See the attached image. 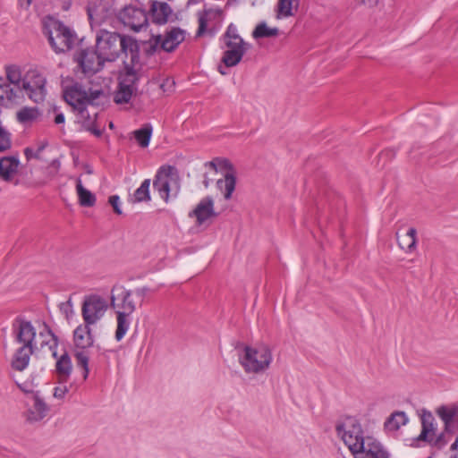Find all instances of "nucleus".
Masks as SVG:
<instances>
[{"label":"nucleus","mask_w":458,"mask_h":458,"mask_svg":"<svg viewBox=\"0 0 458 458\" xmlns=\"http://www.w3.org/2000/svg\"><path fill=\"white\" fill-rule=\"evenodd\" d=\"M95 47L100 54V58L106 62H114L121 56L133 64L139 59V46L136 40L130 36L121 35L106 30L96 31Z\"/></svg>","instance_id":"nucleus-1"},{"label":"nucleus","mask_w":458,"mask_h":458,"mask_svg":"<svg viewBox=\"0 0 458 458\" xmlns=\"http://www.w3.org/2000/svg\"><path fill=\"white\" fill-rule=\"evenodd\" d=\"M223 48L225 51L221 59L222 64L218 65V72L222 75L228 73L227 68L236 66L242 59L250 45L245 42L238 33L237 27L231 23L222 36Z\"/></svg>","instance_id":"nucleus-2"},{"label":"nucleus","mask_w":458,"mask_h":458,"mask_svg":"<svg viewBox=\"0 0 458 458\" xmlns=\"http://www.w3.org/2000/svg\"><path fill=\"white\" fill-rule=\"evenodd\" d=\"M420 420L421 431L417 440L426 442L437 450L444 449L450 441L451 437L458 430V419L444 422L443 430L439 434H437L435 418L430 411H423Z\"/></svg>","instance_id":"nucleus-3"},{"label":"nucleus","mask_w":458,"mask_h":458,"mask_svg":"<svg viewBox=\"0 0 458 458\" xmlns=\"http://www.w3.org/2000/svg\"><path fill=\"white\" fill-rule=\"evenodd\" d=\"M5 78L0 76V106L13 107L21 102V86L25 81L21 66H4Z\"/></svg>","instance_id":"nucleus-4"},{"label":"nucleus","mask_w":458,"mask_h":458,"mask_svg":"<svg viewBox=\"0 0 458 458\" xmlns=\"http://www.w3.org/2000/svg\"><path fill=\"white\" fill-rule=\"evenodd\" d=\"M43 32L56 53L71 49L77 41L75 32L54 18H48L44 21Z\"/></svg>","instance_id":"nucleus-5"},{"label":"nucleus","mask_w":458,"mask_h":458,"mask_svg":"<svg viewBox=\"0 0 458 458\" xmlns=\"http://www.w3.org/2000/svg\"><path fill=\"white\" fill-rule=\"evenodd\" d=\"M239 360L246 372H260L267 369L273 360L270 348L266 344L245 345Z\"/></svg>","instance_id":"nucleus-6"},{"label":"nucleus","mask_w":458,"mask_h":458,"mask_svg":"<svg viewBox=\"0 0 458 458\" xmlns=\"http://www.w3.org/2000/svg\"><path fill=\"white\" fill-rule=\"evenodd\" d=\"M153 188L165 201H168L170 197H177L181 185L175 168L171 165L160 167L156 174Z\"/></svg>","instance_id":"nucleus-7"},{"label":"nucleus","mask_w":458,"mask_h":458,"mask_svg":"<svg viewBox=\"0 0 458 458\" xmlns=\"http://www.w3.org/2000/svg\"><path fill=\"white\" fill-rule=\"evenodd\" d=\"M335 430L352 455L357 453L358 449L363 448V442L367 440V437H364L361 426L355 418H344L336 425Z\"/></svg>","instance_id":"nucleus-8"},{"label":"nucleus","mask_w":458,"mask_h":458,"mask_svg":"<svg viewBox=\"0 0 458 458\" xmlns=\"http://www.w3.org/2000/svg\"><path fill=\"white\" fill-rule=\"evenodd\" d=\"M22 406L21 416L25 422L30 425L42 421L51 411L50 405L46 402L41 393L25 396Z\"/></svg>","instance_id":"nucleus-9"},{"label":"nucleus","mask_w":458,"mask_h":458,"mask_svg":"<svg viewBox=\"0 0 458 458\" xmlns=\"http://www.w3.org/2000/svg\"><path fill=\"white\" fill-rule=\"evenodd\" d=\"M47 79L38 70L32 69L25 73V81L21 88V101L24 96L35 103H42L47 95Z\"/></svg>","instance_id":"nucleus-10"},{"label":"nucleus","mask_w":458,"mask_h":458,"mask_svg":"<svg viewBox=\"0 0 458 458\" xmlns=\"http://www.w3.org/2000/svg\"><path fill=\"white\" fill-rule=\"evenodd\" d=\"M107 309V301L100 295L90 294L85 296L81 307V315L84 323L95 325L105 316Z\"/></svg>","instance_id":"nucleus-11"},{"label":"nucleus","mask_w":458,"mask_h":458,"mask_svg":"<svg viewBox=\"0 0 458 458\" xmlns=\"http://www.w3.org/2000/svg\"><path fill=\"white\" fill-rule=\"evenodd\" d=\"M12 334L17 344L37 349L35 342L37 330L30 321L21 317L16 318L12 324Z\"/></svg>","instance_id":"nucleus-12"},{"label":"nucleus","mask_w":458,"mask_h":458,"mask_svg":"<svg viewBox=\"0 0 458 458\" xmlns=\"http://www.w3.org/2000/svg\"><path fill=\"white\" fill-rule=\"evenodd\" d=\"M110 303L115 313L133 314L136 310V302L131 291L123 285L113 287Z\"/></svg>","instance_id":"nucleus-13"},{"label":"nucleus","mask_w":458,"mask_h":458,"mask_svg":"<svg viewBox=\"0 0 458 458\" xmlns=\"http://www.w3.org/2000/svg\"><path fill=\"white\" fill-rule=\"evenodd\" d=\"M100 54L92 48L81 49L74 55V60L81 67L84 74H94L100 71L105 63L104 58H100Z\"/></svg>","instance_id":"nucleus-14"},{"label":"nucleus","mask_w":458,"mask_h":458,"mask_svg":"<svg viewBox=\"0 0 458 458\" xmlns=\"http://www.w3.org/2000/svg\"><path fill=\"white\" fill-rule=\"evenodd\" d=\"M120 20L124 26L138 32L148 25L145 11L134 5L125 6L120 13Z\"/></svg>","instance_id":"nucleus-15"},{"label":"nucleus","mask_w":458,"mask_h":458,"mask_svg":"<svg viewBox=\"0 0 458 458\" xmlns=\"http://www.w3.org/2000/svg\"><path fill=\"white\" fill-rule=\"evenodd\" d=\"M137 81V74L131 70L127 71L120 77L118 89L114 98L116 104H126L131 100L133 92L136 90Z\"/></svg>","instance_id":"nucleus-16"},{"label":"nucleus","mask_w":458,"mask_h":458,"mask_svg":"<svg viewBox=\"0 0 458 458\" xmlns=\"http://www.w3.org/2000/svg\"><path fill=\"white\" fill-rule=\"evenodd\" d=\"M185 38L184 31L179 28H174L164 35L154 38V47H159L165 52L174 51Z\"/></svg>","instance_id":"nucleus-17"},{"label":"nucleus","mask_w":458,"mask_h":458,"mask_svg":"<svg viewBox=\"0 0 458 458\" xmlns=\"http://www.w3.org/2000/svg\"><path fill=\"white\" fill-rule=\"evenodd\" d=\"M363 443V448L358 449L354 458H390V453L375 438L367 437Z\"/></svg>","instance_id":"nucleus-18"},{"label":"nucleus","mask_w":458,"mask_h":458,"mask_svg":"<svg viewBox=\"0 0 458 458\" xmlns=\"http://www.w3.org/2000/svg\"><path fill=\"white\" fill-rule=\"evenodd\" d=\"M88 15L90 25L93 28L94 26H99L111 19L113 16V10L107 6L106 3L100 1L92 6H89Z\"/></svg>","instance_id":"nucleus-19"},{"label":"nucleus","mask_w":458,"mask_h":458,"mask_svg":"<svg viewBox=\"0 0 458 458\" xmlns=\"http://www.w3.org/2000/svg\"><path fill=\"white\" fill-rule=\"evenodd\" d=\"M191 215L196 217L199 225H202L208 219L216 216L213 199L209 196L203 198L193 209Z\"/></svg>","instance_id":"nucleus-20"},{"label":"nucleus","mask_w":458,"mask_h":458,"mask_svg":"<svg viewBox=\"0 0 458 458\" xmlns=\"http://www.w3.org/2000/svg\"><path fill=\"white\" fill-rule=\"evenodd\" d=\"M13 379L25 396L40 393L37 390L38 382H36L37 377L33 374H13Z\"/></svg>","instance_id":"nucleus-21"},{"label":"nucleus","mask_w":458,"mask_h":458,"mask_svg":"<svg viewBox=\"0 0 458 458\" xmlns=\"http://www.w3.org/2000/svg\"><path fill=\"white\" fill-rule=\"evenodd\" d=\"M20 160L13 156L0 157V178L6 182H11L18 173Z\"/></svg>","instance_id":"nucleus-22"},{"label":"nucleus","mask_w":458,"mask_h":458,"mask_svg":"<svg viewBox=\"0 0 458 458\" xmlns=\"http://www.w3.org/2000/svg\"><path fill=\"white\" fill-rule=\"evenodd\" d=\"M89 326L90 325L84 323L75 328L73 332V342L77 348L86 349L93 344L94 339Z\"/></svg>","instance_id":"nucleus-23"},{"label":"nucleus","mask_w":458,"mask_h":458,"mask_svg":"<svg viewBox=\"0 0 458 458\" xmlns=\"http://www.w3.org/2000/svg\"><path fill=\"white\" fill-rule=\"evenodd\" d=\"M399 247L406 253L413 252L417 248V230L413 227L409 228L405 233H396Z\"/></svg>","instance_id":"nucleus-24"},{"label":"nucleus","mask_w":458,"mask_h":458,"mask_svg":"<svg viewBox=\"0 0 458 458\" xmlns=\"http://www.w3.org/2000/svg\"><path fill=\"white\" fill-rule=\"evenodd\" d=\"M35 349L27 346H21L15 352L12 360V366L15 370L21 371L27 368L30 356Z\"/></svg>","instance_id":"nucleus-25"},{"label":"nucleus","mask_w":458,"mask_h":458,"mask_svg":"<svg viewBox=\"0 0 458 458\" xmlns=\"http://www.w3.org/2000/svg\"><path fill=\"white\" fill-rule=\"evenodd\" d=\"M39 336L42 338V342L40 344L41 347L48 346V349L51 352L53 358L57 357V349H58V338L50 329V327L44 323V329L39 331Z\"/></svg>","instance_id":"nucleus-26"},{"label":"nucleus","mask_w":458,"mask_h":458,"mask_svg":"<svg viewBox=\"0 0 458 458\" xmlns=\"http://www.w3.org/2000/svg\"><path fill=\"white\" fill-rule=\"evenodd\" d=\"M172 13L171 7L166 3L154 2L151 7L153 21L157 24H165Z\"/></svg>","instance_id":"nucleus-27"},{"label":"nucleus","mask_w":458,"mask_h":458,"mask_svg":"<svg viewBox=\"0 0 458 458\" xmlns=\"http://www.w3.org/2000/svg\"><path fill=\"white\" fill-rule=\"evenodd\" d=\"M236 178L233 173L226 172L224 178L216 181L217 189L223 193L225 199H230L235 189Z\"/></svg>","instance_id":"nucleus-28"},{"label":"nucleus","mask_w":458,"mask_h":458,"mask_svg":"<svg viewBox=\"0 0 458 458\" xmlns=\"http://www.w3.org/2000/svg\"><path fill=\"white\" fill-rule=\"evenodd\" d=\"M115 315L116 330L114 333V337L116 341L119 342L125 336L131 327L132 322V314L115 313Z\"/></svg>","instance_id":"nucleus-29"},{"label":"nucleus","mask_w":458,"mask_h":458,"mask_svg":"<svg viewBox=\"0 0 458 458\" xmlns=\"http://www.w3.org/2000/svg\"><path fill=\"white\" fill-rule=\"evenodd\" d=\"M407 422L408 417L404 411H394L385 421L384 428L386 431L394 433Z\"/></svg>","instance_id":"nucleus-30"},{"label":"nucleus","mask_w":458,"mask_h":458,"mask_svg":"<svg viewBox=\"0 0 458 458\" xmlns=\"http://www.w3.org/2000/svg\"><path fill=\"white\" fill-rule=\"evenodd\" d=\"M300 0H278L277 18H288L293 16L298 11Z\"/></svg>","instance_id":"nucleus-31"},{"label":"nucleus","mask_w":458,"mask_h":458,"mask_svg":"<svg viewBox=\"0 0 458 458\" xmlns=\"http://www.w3.org/2000/svg\"><path fill=\"white\" fill-rule=\"evenodd\" d=\"M76 192L81 206L93 207L95 205L96 196L82 185L81 178L76 180Z\"/></svg>","instance_id":"nucleus-32"},{"label":"nucleus","mask_w":458,"mask_h":458,"mask_svg":"<svg viewBox=\"0 0 458 458\" xmlns=\"http://www.w3.org/2000/svg\"><path fill=\"white\" fill-rule=\"evenodd\" d=\"M64 98L68 104L77 110L86 106V94L81 93L76 88H71L64 92Z\"/></svg>","instance_id":"nucleus-33"},{"label":"nucleus","mask_w":458,"mask_h":458,"mask_svg":"<svg viewBox=\"0 0 458 458\" xmlns=\"http://www.w3.org/2000/svg\"><path fill=\"white\" fill-rule=\"evenodd\" d=\"M153 127L150 123L144 124L140 129L135 130L132 134L139 146L147 148L152 136Z\"/></svg>","instance_id":"nucleus-34"},{"label":"nucleus","mask_w":458,"mask_h":458,"mask_svg":"<svg viewBox=\"0 0 458 458\" xmlns=\"http://www.w3.org/2000/svg\"><path fill=\"white\" fill-rule=\"evenodd\" d=\"M97 115L98 113L96 111L91 112L85 106L78 110L77 120L86 130L91 128L93 123H96Z\"/></svg>","instance_id":"nucleus-35"},{"label":"nucleus","mask_w":458,"mask_h":458,"mask_svg":"<svg viewBox=\"0 0 458 458\" xmlns=\"http://www.w3.org/2000/svg\"><path fill=\"white\" fill-rule=\"evenodd\" d=\"M55 360V372H71L72 369V363L71 357L68 352L62 349L61 352L57 350V357L54 358Z\"/></svg>","instance_id":"nucleus-36"},{"label":"nucleus","mask_w":458,"mask_h":458,"mask_svg":"<svg viewBox=\"0 0 458 458\" xmlns=\"http://www.w3.org/2000/svg\"><path fill=\"white\" fill-rule=\"evenodd\" d=\"M71 374H59V386H55L54 389V397L56 399H63L67 393H69L72 389V384L70 383L68 386Z\"/></svg>","instance_id":"nucleus-37"},{"label":"nucleus","mask_w":458,"mask_h":458,"mask_svg":"<svg viewBox=\"0 0 458 458\" xmlns=\"http://www.w3.org/2000/svg\"><path fill=\"white\" fill-rule=\"evenodd\" d=\"M436 412L443 422H449L458 419V407L455 405H442L437 409Z\"/></svg>","instance_id":"nucleus-38"},{"label":"nucleus","mask_w":458,"mask_h":458,"mask_svg":"<svg viewBox=\"0 0 458 458\" xmlns=\"http://www.w3.org/2000/svg\"><path fill=\"white\" fill-rule=\"evenodd\" d=\"M278 33L277 28H269L266 22H260L252 31V37L254 38H272L276 37Z\"/></svg>","instance_id":"nucleus-39"},{"label":"nucleus","mask_w":458,"mask_h":458,"mask_svg":"<svg viewBox=\"0 0 458 458\" xmlns=\"http://www.w3.org/2000/svg\"><path fill=\"white\" fill-rule=\"evenodd\" d=\"M39 110L37 107H23L17 113V120L21 123H29L38 119Z\"/></svg>","instance_id":"nucleus-40"},{"label":"nucleus","mask_w":458,"mask_h":458,"mask_svg":"<svg viewBox=\"0 0 458 458\" xmlns=\"http://www.w3.org/2000/svg\"><path fill=\"white\" fill-rule=\"evenodd\" d=\"M150 179H145L140 186L134 191L133 202H143L150 200Z\"/></svg>","instance_id":"nucleus-41"},{"label":"nucleus","mask_w":458,"mask_h":458,"mask_svg":"<svg viewBox=\"0 0 458 458\" xmlns=\"http://www.w3.org/2000/svg\"><path fill=\"white\" fill-rule=\"evenodd\" d=\"M206 166L212 168L215 172L221 171L233 173V167L231 162L225 158H215L214 160L205 164Z\"/></svg>","instance_id":"nucleus-42"},{"label":"nucleus","mask_w":458,"mask_h":458,"mask_svg":"<svg viewBox=\"0 0 458 458\" xmlns=\"http://www.w3.org/2000/svg\"><path fill=\"white\" fill-rule=\"evenodd\" d=\"M75 360L77 367L83 370V372H89V357L88 355V352L85 351V349H82L81 351H79L75 353Z\"/></svg>","instance_id":"nucleus-43"},{"label":"nucleus","mask_w":458,"mask_h":458,"mask_svg":"<svg viewBox=\"0 0 458 458\" xmlns=\"http://www.w3.org/2000/svg\"><path fill=\"white\" fill-rule=\"evenodd\" d=\"M11 133L2 125H0V152H4L11 148Z\"/></svg>","instance_id":"nucleus-44"},{"label":"nucleus","mask_w":458,"mask_h":458,"mask_svg":"<svg viewBox=\"0 0 458 458\" xmlns=\"http://www.w3.org/2000/svg\"><path fill=\"white\" fill-rule=\"evenodd\" d=\"M47 143H43L39 147L37 148V149L27 148L24 150V154L27 157V159L30 158H38L43 149L46 148Z\"/></svg>","instance_id":"nucleus-45"},{"label":"nucleus","mask_w":458,"mask_h":458,"mask_svg":"<svg viewBox=\"0 0 458 458\" xmlns=\"http://www.w3.org/2000/svg\"><path fill=\"white\" fill-rule=\"evenodd\" d=\"M108 202L113 207L114 211L117 215H121L122 214L121 200H120V197L118 195H112V196H110L109 199H108Z\"/></svg>","instance_id":"nucleus-46"},{"label":"nucleus","mask_w":458,"mask_h":458,"mask_svg":"<svg viewBox=\"0 0 458 458\" xmlns=\"http://www.w3.org/2000/svg\"><path fill=\"white\" fill-rule=\"evenodd\" d=\"M207 22V13L200 15L199 18L198 35H202L206 31L208 26Z\"/></svg>","instance_id":"nucleus-47"},{"label":"nucleus","mask_w":458,"mask_h":458,"mask_svg":"<svg viewBox=\"0 0 458 458\" xmlns=\"http://www.w3.org/2000/svg\"><path fill=\"white\" fill-rule=\"evenodd\" d=\"M104 92L102 90H94L90 92V95L88 97L86 96V104L94 105L95 101L99 98V96L103 95Z\"/></svg>","instance_id":"nucleus-48"},{"label":"nucleus","mask_w":458,"mask_h":458,"mask_svg":"<svg viewBox=\"0 0 458 458\" xmlns=\"http://www.w3.org/2000/svg\"><path fill=\"white\" fill-rule=\"evenodd\" d=\"M448 458H458V435L449 448Z\"/></svg>","instance_id":"nucleus-49"},{"label":"nucleus","mask_w":458,"mask_h":458,"mask_svg":"<svg viewBox=\"0 0 458 458\" xmlns=\"http://www.w3.org/2000/svg\"><path fill=\"white\" fill-rule=\"evenodd\" d=\"M60 2L61 7L64 11H68L72 4V0H58Z\"/></svg>","instance_id":"nucleus-50"},{"label":"nucleus","mask_w":458,"mask_h":458,"mask_svg":"<svg viewBox=\"0 0 458 458\" xmlns=\"http://www.w3.org/2000/svg\"><path fill=\"white\" fill-rule=\"evenodd\" d=\"M86 131H90L92 134H94V135H95V136H97V137H100V136H101V134H102V131H101L100 129H98V128L96 127V123H93V124H92V126H91V128H89V129H86Z\"/></svg>","instance_id":"nucleus-51"},{"label":"nucleus","mask_w":458,"mask_h":458,"mask_svg":"<svg viewBox=\"0 0 458 458\" xmlns=\"http://www.w3.org/2000/svg\"><path fill=\"white\" fill-rule=\"evenodd\" d=\"M378 1H379V0H361V3H362L364 5H366V6L369 7V8H372V7H375V6H377V5Z\"/></svg>","instance_id":"nucleus-52"},{"label":"nucleus","mask_w":458,"mask_h":458,"mask_svg":"<svg viewBox=\"0 0 458 458\" xmlns=\"http://www.w3.org/2000/svg\"><path fill=\"white\" fill-rule=\"evenodd\" d=\"M64 121H65V118H64V115L63 113L56 114V115L55 117V123L56 124H63V123H64Z\"/></svg>","instance_id":"nucleus-53"},{"label":"nucleus","mask_w":458,"mask_h":458,"mask_svg":"<svg viewBox=\"0 0 458 458\" xmlns=\"http://www.w3.org/2000/svg\"><path fill=\"white\" fill-rule=\"evenodd\" d=\"M60 162L58 160H53L49 165V168H52L54 170L55 173H57V171L59 170L60 168Z\"/></svg>","instance_id":"nucleus-54"},{"label":"nucleus","mask_w":458,"mask_h":458,"mask_svg":"<svg viewBox=\"0 0 458 458\" xmlns=\"http://www.w3.org/2000/svg\"><path fill=\"white\" fill-rule=\"evenodd\" d=\"M246 375L249 376V377L248 378L243 377L242 378L243 381H247L250 384L255 385V381H256L255 374H253L252 377H250V374H246Z\"/></svg>","instance_id":"nucleus-55"},{"label":"nucleus","mask_w":458,"mask_h":458,"mask_svg":"<svg viewBox=\"0 0 458 458\" xmlns=\"http://www.w3.org/2000/svg\"><path fill=\"white\" fill-rule=\"evenodd\" d=\"M245 2L249 3L252 6L259 5L264 3L265 0H244Z\"/></svg>","instance_id":"nucleus-56"},{"label":"nucleus","mask_w":458,"mask_h":458,"mask_svg":"<svg viewBox=\"0 0 458 458\" xmlns=\"http://www.w3.org/2000/svg\"><path fill=\"white\" fill-rule=\"evenodd\" d=\"M31 3L32 0H20L21 5L25 8H29Z\"/></svg>","instance_id":"nucleus-57"},{"label":"nucleus","mask_w":458,"mask_h":458,"mask_svg":"<svg viewBox=\"0 0 458 458\" xmlns=\"http://www.w3.org/2000/svg\"><path fill=\"white\" fill-rule=\"evenodd\" d=\"M204 185H205L206 188H208L209 186V180L208 178H206L204 180Z\"/></svg>","instance_id":"nucleus-58"},{"label":"nucleus","mask_w":458,"mask_h":458,"mask_svg":"<svg viewBox=\"0 0 458 458\" xmlns=\"http://www.w3.org/2000/svg\"><path fill=\"white\" fill-rule=\"evenodd\" d=\"M200 1H201V0H189V3H190V4H195L199 3Z\"/></svg>","instance_id":"nucleus-59"},{"label":"nucleus","mask_w":458,"mask_h":458,"mask_svg":"<svg viewBox=\"0 0 458 458\" xmlns=\"http://www.w3.org/2000/svg\"><path fill=\"white\" fill-rule=\"evenodd\" d=\"M88 375H89L88 373H85V374L83 375L82 379H81V382H84V381L87 379Z\"/></svg>","instance_id":"nucleus-60"},{"label":"nucleus","mask_w":458,"mask_h":458,"mask_svg":"<svg viewBox=\"0 0 458 458\" xmlns=\"http://www.w3.org/2000/svg\"><path fill=\"white\" fill-rule=\"evenodd\" d=\"M144 291H145V289H138V290H137V293H143Z\"/></svg>","instance_id":"nucleus-61"},{"label":"nucleus","mask_w":458,"mask_h":458,"mask_svg":"<svg viewBox=\"0 0 458 458\" xmlns=\"http://www.w3.org/2000/svg\"><path fill=\"white\" fill-rule=\"evenodd\" d=\"M427 458H433V454L429 455V456H428V457H427Z\"/></svg>","instance_id":"nucleus-62"},{"label":"nucleus","mask_w":458,"mask_h":458,"mask_svg":"<svg viewBox=\"0 0 458 458\" xmlns=\"http://www.w3.org/2000/svg\"><path fill=\"white\" fill-rule=\"evenodd\" d=\"M2 191V189L0 188V191Z\"/></svg>","instance_id":"nucleus-63"}]
</instances>
